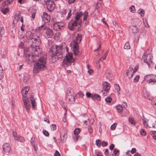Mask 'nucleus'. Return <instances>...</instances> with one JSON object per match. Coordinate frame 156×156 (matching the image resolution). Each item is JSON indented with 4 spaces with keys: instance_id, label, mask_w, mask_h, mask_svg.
Here are the masks:
<instances>
[{
    "instance_id": "1",
    "label": "nucleus",
    "mask_w": 156,
    "mask_h": 156,
    "mask_svg": "<svg viewBox=\"0 0 156 156\" xmlns=\"http://www.w3.org/2000/svg\"><path fill=\"white\" fill-rule=\"evenodd\" d=\"M29 90V87L28 86L24 87L21 91L22 96V99L23 104L27 111L28 112L30 109L31 105L32 108H35L36 105L35 100L34 98V96L31 95L29 98H27V94Z\"/></svg>"
},
{
    "instance_id": "2",
    "label": "nucleus",
    "mask_w": 156,
    "mask_h": 156,
    "mask_svg": "<svg viewBox=\"0 0 156 156\" xmlns=\"http://www.w3.org/2000/svg\"><path fill=\"white\" fill-rule=\"evenodd\" d=\"M62 45H54L50 48L49 53L51 55L53 62H56L58 58L62 57Z\"/></svg>"
},
{
    "instance_id": "3",
    "label": "nucleus",
    "mask_w": 156,
    "mask_h": 156,
    "mask_svg": "<svg viewBox=\"0 0 156 156\" xmlns=\"http://www.w3.org/2000/svg\"><path fill=\"white\" fill-rule=\"evenodd\" d=\"M24 42L28 43H32L33 44H36L37 45L40 44L41 40L40 37L35 34H33L30 31L27 32L23 37Z\"/></svg>"
},
{
    "instance_id": "4",
    "label": "nucleus",
    "mask_w": 156,
    "mask_h": 156,
    "mask_svg": "<svg viewBox=\"0 0 156 156\" xmlns=\"http://www.w3.org/2000/svg\"><path fill=\"white\" fill-rule=\"evenodd\" d=\"M46 56L44 55L41 57L37 62L34 65L33 71L37 73L40 71L42 70L46 69Z\"/></svg>"
},
{
    "instance_id": "5",
    "label": "nucleus",
    "mask_w": 156,
    "mask_h": 156,
    "mask_svg": "<svg viewBox=\"0 0 156 156\" xmlns=\"http://www.w3.org/2000/svg\"><path fill=\"white\" fill-rule=\"evenodd\" d=\"M82 39L81 35L78 34L76 39L70 43V46L73 49L74 53L75 55H77L79 53V44L80 43Z\"/></svg>"
},
{
    "instance_id": "6",
    "label": "nucleus",
    "mask_w": 156,
    "mask_h": 156,
    "mask_svg": "<svg viewBox=\"0 0 156 156\" xmlns=\"http://www.w3.org/2000/svg\"><path fill=\"white\" fill-rule=\"evenodd\" d=\"M143 123L144 126L149 128L151 127H155V121L154 118L152 116L150 117L148 119L145 118L143 119Z\"/></svg>"
},
{
    "instance_id": "7",
    "label": "nucleus",
    "mask_w": 156,
    "mask_h": 156,
    "mask_svg": "<svg viewBox=\"0 0 156 156\" xmlns=\"http://www.w3.org/2000/svg\"><path fill=\"white\" fill-rule=\"evenodd\" d=\"M74 61V59L73 58L72 54L69 53L66 56L65 58L62 62V65L65 67H66L69 66Z\"/></svg>"
},
{
    "instance_id": "8",
    "label": "nucleus",
    "mask_w": 156,
    "mask_h": 156,
    "mask_svg": "<svg viewBox=\"0 0 156 156\" xmlns=\"http://www.w3.org/2000/svg\"><path fill=\"white\" fill-rule=\"evenodd\" d=\"M152 56L151 54L147 55L146 53H144L143 55L142 58V61L147 63L149 65V64L152 62L151 59L152 58Z\"/></svg>"
},
{
    "instance_id": "9",
    "label": "nucleus",
    "mask_w": 156,
    "mask_h": 156,
    "mask_svg": "<svg viewBox=\"0 0 156 156\" xmlns=\"http://www.w3.org/2000/svg\"><path fill=\"white\" fill-rule=\"evenodd\" d=\"M81 23V20H76L73 22H70L69 24V29L71 30H73L78 25H80Z\"/></svg>"
},
{
    "instance_id": "10",
    "label": "nucleus",
    "mask_w": 156,
    "mask_h": 156,
    "mask_svg": "<svg viewBox=\"0 0 156 156\" xmlns=\"http://www.w3.org/2000/svg\"><path fill=\"white\" fill-rule=\"evenodd\" d=\"M40 44L37 45L36 44H32L33 47H35L34 48V54L33 55L35 57L36 56L39 57L40 56L41 53V51L39 45Z\"/></svg>"
},
{
    "instance_id": "11",
    "label": "nucleus",
    "mask_w": 156,
    "mask_h": 156,
    "mask_svg": "<svg viewBox=\"0 0 156 156\" xmlns=\"http://www.w3.org/2000/svg\"><path fill=\"white\" fill-rule=\"evenodd\" d=\"M73 94V90L70 87L68 88L67 91L66 97V100L67 101H69L72 99H73L74 101H75V98L74 96L72 95Z\"/></svg>"
},
{
    "instance_id": "12",
    "label": "nucleus",
    "mask_w": 156,
    "mask_h": 156,
    "mask_svg": "<svg viewBox=\"0 0 156 156\" xmlns=\"http://www.w3.org/2000/svg\"><path fill=\"white\" fill-rule=\"evenodd\" d=\"M43 21L45 23H48L49 22L51 17L50 15L46 12H44L43 15H41Z\"/></svg>"
},
{
    "instance_id": "13",
    "label": "nucleus",
    "mask_w": 156,
    "mask_h": 156,
    "mask_svg": "<svg viewBox=\"0 0 156 156\" xmlns=\"http://www.w3.org/2000/svg\"><path fill=\"white\" fill-rule=\"evenodd\" d=\"M25 57L26 60L28 61L30 63L34 62L37 60L36 57H35L33 54H26Z\"/></svg>"
},
{
    "instance_id": "14",
    "label": "nucleus",
    "mask_w": 156,
    "mask_h": 156,
    "mask_svg": "<svg viewBox=\"0 0 156 156\" xmlns=\"http://www.w3.org/2000/svg\"><path fill=\"white\" fill-rule=\"evenodd\" d=\"M46 4H47V8L49 10L51 11L54 9L55 4L52 1L48 0Z\"/></svg>"
},
{
    "instance_id": "15",
    "label": "nucleus",
    "mask_w": 156,
    "mask_h": 156,
    "mask_svg": "<svg viewBox=\"0 0 156 156\" xmlns=\"http://www.w3.org/2000/svg\"><path fill=\"white\" fill-rule=\"evenodd\" d=\"M2 147L3 150L5 153L6 154H8L11 150V147L9 144L8 143L5 144L3 145Z\"/></svg>"
},
{
    "instance_id": "16",
    "label": "nucleus",
    "mask_w": 156,
    "mask_h": 156,
    "mask_svg": "<svg viewBox=\"0 0 156 156\" xmlns=\"http://www.w3.org/2000/svg\"><path fill=\"white\" fill-rule=\"evenodd\" d=\"M64 26V24L60 23H55L53 26V29L56 31L60 30Z\"/></svg>"
},
{
    "instance_id": "17",
    "label": "nucleus",
    "mask_w": 156,
    "mask_h": 156,
    "mask_svg": "<svg viewBox=\"0 0 156 156\" xmlns=\"http://www.w3.org/2000/svg\"><path fill=\"white\" fill-rule=\"evenodd\" d=\"M110 84L106 82H103V89L104 90L108 93L110 88Z\"/></svg>"
},
{
    "instance_id": "18",
    "label": "nucleus",
    "mask_w": 156,
    "mask_h": 156,
    "mask_svg": "<svg viewBox=\"0 0 156 156\" xmlns=\"http://www.w3.org/2000/svg\"><path fill=\"white\" fill-rule=\"evenodd\" d=\"M20 20L21 22L23 23V17L21 16V14L19 12H17L14 16V21L16 22Z\"/></svg>"
},
{
    "instance_id": "19",
    "label": "nucleus",
    "mask_w": 156,
    "mask_h": 156,
    "mask_svg": "<svg viewBox=\"0 0 156 156\" xmlns=\"http://www.w3.org/2000/svg\"><path fill=\"white\" fill-rule=\"evenodd\" d=\"M44 30H46V34L48 37H51L53 35L52 30L47 27H45Z\"/></svg>"
},
{
    "instance_id": "20",
    "label": "nucleus",
    "mask_w": 156,
    "mask_h": 156,
    "mask_svg": "<svg viewBox=\"0 0 156 156\" xmlns=\"http://www.w3.org/2000/svg\"><path fill=\"white\" fill-rule=\"evenodd\" d=\"M12 135L15 140L20 141V142H22L24 141V139L23 137L21 136H17L16 133L15 132H13Z\"/></svg>"
},
{
    "instance_id": "21",
    "label": "nucleus",
    "mask_w": 156,
    "mask_h": 156,
    "mask_svg": "<svg viewBox=\"0 0 156 156\" xmlns=\"http://www.w3.org/2000/svg\"><path fill=\"white\" fill-rule=\"evenodd\" d=\"M133 68L130 67L128 69L127 72L126 73L128 76H129L128 77H133V75L135 73H133Z\"/></svg>"
},
{
    "instance_id": "22",
    "label": "nucleus",
    "mask_w": 156,
    "mask_h": 156,
    "mask_svg": "<svg viewBox=\"0 0 156 156\" xmlns=\"http://www.w3.org/2000/svg\"><path fill=\"white\" fill-rule=\"evenodd\" d=\"M129 31L131 33H136L138 31V29L136 26L132 25L130 27Z\"/></svg>"
},
{
    "instance_id": "23",
    "label": "nucleus",
    "mask_w": 156,
    "mask_h": 156,
    "mask_svg": "<svg viewBox=\"0 0 156 156\" xmlns=\"http://www.w3.org/2000/svg\"><path fill=\"white\" fill-rule=\"evenodd\" d=\"M144 80L148 82V83L151 85H153L156 82L155 79H144Z\"/></svg>"
},
{
    "instance_id": "24",
    "label": "nucleus",
    "mask_w": 156,
    "mask_h": 156,
    "mask_svg": "<svg viewBox=\"0 0 156 156\" xmlns=\"http://www.w3.org/2000/svg\"><path fill=\"white\" fill-rule=\"evenodd\" d=\"M91 98L93 100H94V99H96L99 101H100L101 99L100 96L97 94H92V95Z\"/></svg>"
},
{
    "instance_id": "25",
    "label": "nucleus",
    "mask_w": 156,
    "mask_h": 156,
    "mask_svg": "<svg viewBox=\"0 0 156 156\" xmlns=\"http://www.w3.org/2000/svg\"><path fill=\"white\" fill-rule=\"evenodd\" d=\"M143 92L145 98L148 99H150V98H149V94L145 89L143 90Z\"/></svg>"
},
{
    "instance_id": "26",
    "label": "nucleus",
    "mask_w": 156,
    "mask_h": 156,
    "mask_svg": "<svg viewBox=\"0 0 156 156\" xmlns=\"http://www.w3.org/2000/svg\"><path fill=\"white\" fill-rule=\"evenodd\" d=\"M143 92L145 98L148 99H150V98H149V94L145 89L143 90Z\"/></svg>"
},
{
    "instance_id": "27",
    "label": "nucleus",
    "mask_w": 156,
    "mask_h": 156,
    "mask_svg": "<svg viewBox=\"0 0 156 156\" xmlns=\"http://www.w3.org/2000/svg\"><path fill=\"white\" fill-rule=\"evenodd\" d=\"M116 109L118 112L121 113L122 112L123 108L121 105H118L116 107Z\"/></svg>"
},
{
    "instance_id": "28",
    "label": "nucleus",
    "mask_w": 156,
    "mask_h": 156,
    "mask_svg": "<svg viewBox=\"0 0 156 156\" xmlns=\"http://www.w3.org/2000/svg\"><path fill=\"white\" fill-rule=\"evenodd\" d=\"M114 87L115 89L117 92L118 94H120V92L119 91L120 90V87L119 85L117 84H115L114 85Z\"/></svg>"
},
{
    "instance_id": "29",
    "label": "nucleus",
    "mask_w": 156,
    "mask_h": 156,
    "mask_svg": "<svg viewBox=\"0 0 156 156\" xmlns=\"http://www.w3.org/2000/svg\"><path fill=\"white\" fill-rule=\"evenodd\" d=\"M129 121L131 124L132 125H135L136 123V122L134 120V119L132 118H129Z\"/></svg>"
},
{
    "instance_id": "30",
    "label": "nucleus",
    "mask_w": 156,
    "mask_h": 156,
    "mask_svg": "<svg viewBox=\"0 0 156 156\" xmlns=\"http://www.w3.org/2000/svg\"><path fill=\"white\" fill-rule=\"evenodd\" d=\"M138 13L141 15L142 17L144 16V10L142 9H140L138 11Z\"/></svg>"
},
{
    "instance_id": "31",
    "label": "nucleus",
    "mask_w": 156,
    "mask_h": 156,
    "mask_svg": "<svg viewBox=\"0 0 156 156\" xmlns=\"http://www.w3.org/2000/svg\"><path fill=\"white\" fill-rule=\"evenodd\" d=\"M83 13L80 12L79 13H78L77 15H76V17H75V19L76 20H80V17L83 15Z\"/></svg>"
},
{
    "instance_id": "32",
    "label": "nucleus",
    "mask_w": 156,
    "mask_h": 156,
    "mask_svg": "<svg viewBox=\"0 0 156 156\" xmlns=\"http://www.w3.org/2000/svg\"><path fill=\"white\" fill-rule=\"evenodd\" d=\"M124 48L126 49H129L130 48V46L128 42H126L124 47Z\"/></svg>"
},
{
    "instance_id": "33",
    "label": "nucleus",
    "mask_w": 156,
    "mask_h": 156,
    "mask_svg": "<svg viewBox=\"0 0 156 156\" xmlns=\"http://www.w3.org/2000/svg\"><path fill=\"white\" fill-rule=\"evenodd\" d=\"M83 20L85 21L87 20L88 16V13L87 12L85 11L83 14Z\"/></svg>"
},
{
    "instance_id": "34",
    "label": "nucleus",
    "mask_w": 156,
    "mask_h": 156,
    "mask_svg": "<svg viewBox=\"0 0 156 156\" xmlns=\"http://www.w3.org/2000/svg\"><path fill=\"white\" fill-rule=\"evenodd\" d=\"M4 28L0 26V36H2L4 34Z\"/></svg>"
},
{
    "instance_id": "35",
    "label": "nucleus",
    "mask_w": 156,
    "mask_h": 156,
    "mask_svg": "<svg viewBox=\"0 0 156 156\" xmlns=\"http://www.w3.org/2000/svg\"><path fill=\"white\" fill-rule=\"evenodd\" d=\"M1 10L2 12L4 14H6L9 11L8 9L7 8H2L1 9Z\"/></svg>"
},
{
    "instance_id": "36",
    "label": "nucleus",
    "mask_w": 156,
    "mask_h": 156,
    "mask_svg": "<svg viewBox=\"0 0 156 156\" xmlns=\"http://www.w3.org/2000/svg\"><path fill=\"white\" fill-rule=\"evenodd\" d=\"M4 77V73H3V69L0 65V78Z\"/></svg>"
},
{
    "instance_id": "37",
    "label": "nucleus",
    "mask_w": 156,
    "mask_h": 156,
    "mask_svg": "<svg viewBox=\"0 0 156 156\" xmlns=\"http://www.w3.org/2000/svg\"><path fill=\"white\" fill-rule=\"evenodd\" d=\"M113 153L115 156H118L119 155V151L117 149H115L114 150Z\"/></svg>"
},
{
    "instance_id": "38",
    "label": "nucleus",
    "mask_w": 156,
    "mask_h": 156,
    "mask_svg": "<svg viewBox=\"0 0 156 156\" xmlns=\"http://www.w3.org/2000/svg\"><path fill=\"white\" fill-rule=\"evenodd\" d=\"M80 131V129L77 128L76 129L74 130V135H78Z\"/></svg>"
},
{
    "instance_id": "39",
    "label": "nucleus",
    "mask_w": 156,
    "mask_h": 156,
    "mask_svg": "<svg viewBox=\"0 0 156 156\" xmlns=\"http://www.w3.org/2000/svg\"><path fill=\"white\" fill-rule=\"evenodd\" d=\"M73 140L75 141H76L79 139L80 138V136L78 135H73Z\"/></svg>"
},
{
    "instance_id": "40",
    "label": "nucleus",
    "mask_w": 156,
    "mask_h": 156,
    "mask_svg": "<svg viewBox=\"0 0 156 156\" xmlns=\"http://www.w3.org/2000/svg\"><path fill=\"white\" fill-rule=\"evenodd\" d=\"M32 146L34 148L35 151H37V144L36 142H33L31 143Z\"/></svg>"
},
{
    "instance_id": "41",
    "label": "nucleus",
    "mask_w": 156,
    "mask_h": 156,
    "mask_svg": "<svg viewBox=\"0 0 156 156\" xmlns=\"http://www.w3.org/2000/svg\"><path fill=\"white\" fill-rule=\"evenodd\" d=\"M129 9L130 11L133 13H134L135 12V7L134 5H132L129 8Z\"/></svg>"
},
{
    "instance_id": "42",
    "label": "nucleus",
    "mask_w": 156,
    "mask_h": 156,
    "mask_svg": "<svg viewBox=\"0 0 156 156\" xmlns=\"http://www.w3.org/2000/svg\"><path fill=\"white\" fill-rule=\"evenodd\" d=\"M48 1V0H39V2L41 4H45Z\"/></svg>"
},
{
    "instance_id": "43",
    "label": "nucleus",
    "mask_w": 156,
    "mask_h": 156,
    "mask_svg": "<svg viewBox=\"0 0 156 156\" xmlns=\"http://www.w3.org/2000/svg\"><path fill=\"white\" fill-rule=\"evenodd\" d=\"M50 128L51 130H54L56 129V126L55 124H52L50 126Z\"/></svg>"
},
{
    "instance_id": "44",
    "label": "nucleus",
    "mask_w": 156,
    "mask_h": 156,
    "mask_svg": "<svg viewBox=\"0 0 156 156\" xmlns=\"http://www.w3.org/2000/svg\"><path fill=\"white\" fill-rule=\"evenodd\" d=\"M140 133V134L143 136H145L146 135V132L143 129H141Z\"/></svg>"
},
{
    "instance_id": "45",
    "label": "nucleus",
    "mask_w": 156,
    "mask_h": 156,
    "mask_svg": "<svg viewBox=\"0 0 156 156\" xmlns=\"http://www.w3.org/2000/svg\"><path fill=\"white\" fill-rule=\"evenodd\" d=\"M96 144L97 146H100L101 144V141L99 140H97L96 141Z\"/></svg>"
},
{
    "instance_id": "46",
    "label": "nucleus",
    "mask_w": 156,
    "mask_h": 156,
    "mask_svg": "<svg viewBox=\"0 0 156 156\" xmlns=\"http://www.w3.org/2000/svg\"><path fill=\"white\" fill-rule=\"evenodd\" d=\"M117 125V124L116 123H114L111 126V129L112 130L115 129Z\"/></svg>"
},
{
    "instance_id": "47",
    "label": "nucleus",
    "mask_w": 156,
    "mask_h": 156,
    "mask_svg": "<svg viewBox=\"0 0 156 156\" xmlns=\"http://www.w3.org/2000/svg\"><path fill=\"white\" fill-rule=\"evenodd\" d=\"M105 101L107 103H110L112 101V98L110 97H108L105 99Z\"/></svg>"
},
{
    "instance_id": "48",
    "label": "nucleus",
    "mask_w": 156,
    "mask_h": 156,
    "mask_svg": "<svg viewBox=\"0 0 156 156\" xmlns=\"http://www.w3.org/2000/svg\"><path fill=\"white\" fill-rule=\"evenodd\" d=\"M77 95H79L80 98H83L84 96V94L82 92L80 91L77 93Z\"/></svg>"
},
{
    "instance_id": "49",
    "label": "nucleus",
    "mask_w": 156,
    "mask_h": 156,
    "mask_svg": "<svg viewBox=\"0 0 156 156\" xmlns=\"http://www.w3.org/2000/svg\"><path fill=\"white\" fill-rule=\"evenodd\" d=\"M155 76L153 75H149L146 76H145L144 78H153Z\"/></svg>"
},
{
    "instance_id": "50",
    "label": "nucleus",
    "mask_w": 156,
    "mask_h": 156,
    "mask_svg": "<svg viewBox=\"0 0 156 156\" xmlns=\"http://www.w3.org/2000/svg\"><path fill=\"white\" fill-rule=\"evenodd\" d=\"M43 134L45 136H48L49 135V133L48 132L46 131L45 130H43Z\"/></svg>"
},
{
    "instance_id": "51",
    "label": "nucleus",
    "mask_w": 156,
    "mask_h": 156,
    "mask_svg": "<svg viewBox=\"0 0 156 156\" xmlns=\"http://www.w3.org/2000/svg\"><path fill=\"white\" fill-rule=\"evenodd\" d=\"M151 105L155 109H156V102L154 101H152L151 102Z\"/></svg>"
},
{
    "instance_id": "52",
    "label": "nucleus",
    "mask_w": 156,
    "mask_h": 156,
    "mask_svg": "<svg viewBox=\"0 0 156 156\" xmlns=\"http://www.w3.org/2000/svg\"><path fill=\"white\" fill-rule=\"evenodd\" d=\"M144 24L145 26L146 27H149V26L147 23V22L146 20H145V21H144Z\"/></svg>"
},
{
    "instance_id": "53",
    "label": "nucleus",
    "mask_w": 156,
    "mask_h": 156,
    "mask_svg": "<svg viewBox=\"0 0 156 156\" xmlns=\"http://www.w3.org/2000/svg\"><path fill=\"white\" fill-rule=\"evenodd\" d=\"M92 94H91V93H90L89 92H87L86 93V96L87 98H89L90 97L91 98L92 95Z\"/></svg>"
},
{
    "instance_id": "54",
    "label": "nucleus",
    "mask_w": 156,
    "mask_h": 156,
    "mask_svg": "<svg viewBox=\"0 0 156 156\" xmlns=\"http://www.w3.org/2000/svg\"><path fill=\"white\" fill-rule=\"evenodd\" d=\"M60 154L56 150L55 153L54 154V156H60Z\"/></svg>"
},
{
    "instance_id": "55",
    "label": "nucleus",
    "mask_w": 156,
    "mask_h": 156,
    "mask_svg": "<svg viewBox=\"0 0 156 156\" xmlns=\"http://www.w3.org/2000/svg\"><path fill=\"white\" fill-rule=\"evenodd\" d=\"M101 145L103 147H105L107 145L108 143L106 142H105L104 141H103L101 143Z\"/></svg>"
},
{
    "instance_id": "56",
    "label": "nucleus",
    "mask_w": 156,
    "mask_h": 156,
    "mask_svg": "<svg viewBox=\"0 0 156 156\" xmlns=\"http://www.w3.org/2000/svg\"><path fill=\"white\" fill-rule=\"evenodd\" d=\"M88 130L90 134L92 133L93 132V130L91 126H90L88 128Z\"/></svg>"
},
{
    "instance_id": "57",
    "label": "nucleus",
    "mask_w": 156,
    "mask_h": 156,
    "mask_svg": "<svg viewBox=\"0 0 156 156\" xmlns=\"http://www.w3.org/2000/svg\"><path fill=\"white\" fill-rule=\"evenodd\" d=\"M89 122V120L88 119H87V120H85L84 121L83 123L84 124H85V125H86V126H88V123Z\"/></svg>"
},
{
    "instance_id": "58",
    "label": "nucleus",
    "mask_w": 156,
    "mask_h": 156,
    "mask_svg": "<svg viewBox=\"0 0 156 156\" xmlns=\"http://www.w3.org/2000/svg\"><path fill=\"white\" fill-rule=\"evenodd\" d=\"M71 12V10L70 9L69 10V12L68 13V15L67 17V19H68L69 18H70L71 16V14H70Z\"/></svg>"
},
{
    "instance_id": "59",
    "label": "nucleus",
    "mask_w": 156,
    "mask_h": 156,
    "mask_svg": "<svg viewBox=\"0 0 156 156\" xmlns=\"http://www.w3.org/2000/svg\"><path fill=\"white\" fill-rule=\"evenodd\" d=\"M114 147V145L113 144H112L110 145V146L109 147V148L111 151H112L113 150V149Z\"/></svg>"
},
{
    "instance_id": "60",
    "label": "nucleus",
    "mask_w": 156,
    "mask_h": 156,
    "mask_svg": "<svg viewBox=\"0 0 156 156\" xmlns=\"http://www.w3.org/2000/svg\"><path fill=\"white\" fill-rule=\"evenodd\" d=\"M136 151V149L135 148H133L131 151V153L132 154H134Z\"/></svg>"
},
{
    "instance_id": "61",
    "label": "nucleus",
    "mask_w": 156,
    "mask_h": 156,
    "mask_svg": "<svg viewBox=\"0 0 156 156\" xmlns=\"http://www.w3.org/2000/svg\"><path fill=\"white\" fill-rule=\"evenodd\" d=\"M93 72V70L92 69H89L88 71L87 72L90 75Z\"/></svg>"
},
{
    "instance_id": "62",
    "label": "nucleus",
    "mask_w": 156,
    "mask_h": 156,
    "mask_svg": "<svg viewBox=\"0 0 156 156\" xmlns=\"http://www.w3.org/2000/svg\"><path fill=\"white\" fill-rule=\"evenodd\" d=\"M36 12L34 11L33 13H32V17L33 19H34L35 17Z\"/></svg>"
},
{
    "instance_id": "63",
    "label": "nucleus",
    "mask_w": 156,
    "mask_h": 156,
    "mask_svg": "<svg viewBox=\"0 0 156 156\" xmlns=\"http://www.w3.org/2000/svg\"><path fill=\"white\" fill-rule=\"evenodd\" d=\"M76 0H69L68 2L69 4H71L74 3Z\"/></svg>"
},
{
    "instance_id": "64",
    "label": "nucleus",
    "mask_w": 156,
    "mask_h": 156,
    "mask_svg": "<svg viewBox=\"0 0 156 156\" xmlns=\"http://www.w3.org/2000/svg\"><path fill=\"white\" fill-rule=\"evenodd\" d=\"M112 23L115 26L116 28L118 27V25L115 22H113Z\"/></svg>"
}]
</instances>
